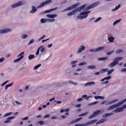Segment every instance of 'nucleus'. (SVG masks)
Segmentation results:
<instances>
[{"label": "nucleus", "mask_w": 126, "mask_h": 126, "mask_svg": "<svg viewBox=\"0 0 126 126\" xmlns=\"http://www.w3.org/2000/svg\"><path fill=\"white\" fill-rule=\"evenodd\" d=\"M46 50L45 48L44 47H43L41 48V49L40 50V51L42 52H45Z\"/></svg>", "instance_id": "obj_48"}, {"label": "nucleus", "mask_w": 126, "mask_h": 126, "mask_svg": "<svg viewBox=\"0 0 126 126\" xmlns=\"http://www.w3.org/2000/svg\"><path fill=\"white\" fill-rule=\"evenodd\" d=\"M114 71V69H112L108 71L107 75H109Z\"/></svg>", "instance_id": "obj_27"}, {"label": "nucleus", "mask_w": 126, "mask_h": 126, "mask_svg": "<svg viewBox=\"0 0 126 126\" xmlns=\"http://www.w3.org/2000/svg\"><path fill=\"white\" fill-rule=\"evenodd\" d=\"M50 116V115L49 114H47L44 117V118H48Z\"/></svg>", "instance_id": "obj_63"}, {"label": "nucleus", "mask_w": 126, "mask_h": 126, "mask_svg": "<svg viewBox=\"0 0 126 126\" xmlns=\"http://www.w3.org/2000/svg\"><path fill=\"white\" fill-rule=\"evenodd\" d=\"M114 39V38L112 37H110L108 38V40L110 42H112L113 41V40Z\"/></svg>", "instance_id": "obj_34"}, {"label": "nucleus", "mask_w": 126, "mask_h": 126, "mask_svg": "<svg viewBox=\"0 0 126 126\" xmlns=\"http://www.w3.org/2000/svg\"><path fill=\"white\" fill-rule=\"evenodd\" d=\"M121 19H119L118 20H116L113 23V25L114 26L116 24L119 23L121 21Z\"/></svg>", "instance_id": "obj_33"}, {"label": "nucleus", "mask_w": 126, "mask_h": 126, "mask_svg": "<svg viewBox=\"0 0 126 126\" xmlns=\"http://www.w3.org/2000/svg\"><path fill=\"white\" fill-rule=\"evenodd\" d=\"M85 124H77L75 126H85V125H84Z\"/></svg>", "instance_id": "obj_51"}, {"label": "nucleus", "mask_w": 126, "mask_h": 126, "mask_svg": "<svg viewBox=\"0 0 126 126\" xmlns=\"http://www.w3.org/2000/svg\"><path fill=\"white\" fill-rule=\"evenodd\" d=\"M15 118V116H12L11 117H10L6 119L7 120H6L5 121L3 122V123H8L10 121V120L13 119Z\"/></svg>", "instance_id": "obj_12"}, {"label": "nucleus", "mask_w": 126, "mask_h": 126, "mask_svg": "<svg viewBox=\"0 0 126 126\" xmlns=\"http://www.w3.org/2000/svg\"><path fill=\"white\" fill-rule=\"evenodd\" d=\"M123 111V108L122 107L117 108L116 110H114V111L115 113L118 112Z\"/></svg>", "instance_id": "obj_13"}, {"label": "nucleus", "mask_w": 126, "mask_h": 126, "mask_svg": "<svg viewBox=\"0 0 126 126\" xmlns=\"http://www.w3.org/2000/svg\"><path fill=\"white\" fill-rule=\"evenodd\" d=\"M88 113V112H86L80 114L79 115V117H81V116H84L85 115L87 114Z\"/></svg>", "instance_id": "obj_45"}, {"label": "nucleus", "mask_w": 126, "mask_h": 126, "mask_svg": "<svg viewBox=\"0 0 126 126\" xmlns=\"http://www.w3.org/2000/svg\"><path fill=\"white\" fill-rule=\"evenodd\" d=\"M121 71L122 72H126V68H124L121 70Z\"/></svg>", "instance_id": "obj_64"}, {"label": "nucleus", "mask_w": 126, "mask_h": 126, "mask_svg": "<svg viewBox=\"0 0 126 126\" xmlns=\"http://www.w3.org/2000/svg\"><path fill=\"white\" fill-rule=\"evenodd\" d=\"M85 48L83 46H81L79 47L77 51V53L81 52L82 50L85 49Z\"/></svg>", "instance_id": "obj_11"}, {"label": "nucleus", "mask_w": 126, "mask_h": 126, "mask_svg": "<svg viewBox=\"0 0 126 126\" xmlns=\"http://www.w3.org/2000/svg\"><path fill=\"white\" fill-rule=\"evenodd\" d=\"M29 117H27L23 118L22 119V120H27L29 119Z\"/></svg>", "instance_id": "obj_61"}, {"label": "nucleus", "mask_w": 126, "mask_h": 126, "mask_svg": "<svg viewBox=\"0 0 126 126\" xmlns=\"http://www.w3.org/2000/svg\"><path fill=\"white\" fill-rule=\"evenodd\" d=\"M108 59L107 57H103L100 58L98 59V60L99 61H103L107 60Z\"/></svg>", "instance_id": "obj_23"}, {"label": "nucleus", "mask_w": 126, "mask_h": 126, "mask_svg": "<svg viewBox=\"0 0 126 126\" xmlns=\"http://www.w3.org/2000/svg\"><path fill=\"white\" fill-rule=\"evenodd\" d=\"M100 2L99 1L96 2L92 4L91 5V6L92 8L98 5L99 4Z\"/></svg>", "instance_id": "obj_15"}, {"label": "nucleus", "mask_w": 126, "mask_h": 126, "mask_svg": "<svg viewBox=\"0 0 126 126\" xmlns=\"http://www.w3.org/2000/svg\"><path fill=\"white\" fill-rule=\"evenodd\" d=\"M87 64V63L85 62H82L78 64V65L79 66H81L83 65H86Z\"/></svg>", "instance_id": "obj_44"}, {"label": "nucleus", "mask_w": 126, "mask_h": 126, "mask_svg": "<svg viewBox=\"0 0 126 126\" xmlns=\"http://www.w3.org/2000/svg\"><path fill=\"white\" fill-rule=\"evenodd\" d=\"M123 103H124L123 100L121 101L117 104H115V105L116 107L117 108L121 105Z\"/></svg>", "instance_id": "obj_18"}, {"label": "nucleus", "mask_w": 126, "mask_h": 126, "mask_svg": "<svg viewBox=\"0 0 126 126\" xmlns=\"http://www.w3.org/2000/svg\"><path fill=\"white\" fill-rule=\"evenodd\" d=\"M45 124V122L43 121H38L37 122V123H36V124H39L40 125H43Z\"/></svg>", "instance_id": "obj_30"}, {"label": "nucleus", "mask_w": 126, "mask_h": 126, "mask_svg": "<svg viewBox=\"0 0 126 126\" xmlns=\"http://www.w3.org/2000/svg\"><path fill=\"white\" fill-rule=\"evenodd\" d=\"M98 102V101H96L95 102H94L93 103H91L89 104H88V106H91V105H95V104H97V103Z\"/></svg>", "instance_id": "obj_41"}, {"label": "nucleus", "mask_w": 126, "mask_h": 126, "mask_svg": "<svg viewBox=\"0 0 126 126\" xmlns=\"http://www.w3.org/2000/svg\"><path fill=\"white\" fill-rule=\"evenodd\" d=\"M111 76H109L108 77L105 78V80H109L111 79Z\"/></svg>", "instance_id": "obj_47"}, {"label": "nucleus", "mask_w": 126, "mask_h": 126, "mask_svg": "<svg viewBox=\"0 0 126 126\" xmlns=\"http://www.w3.org/2000/svg\"><path fill=\"white\" fill-rule=\"evenodd\" d=\"M94 98L96 99H100L102 100L104 99L105 97L103 96H95L94 97Z\"/></svg>", "instance_id": "obj_19"}, {"label": "nucleus", "mask_w": 126, "mask_h": 126, "mask_svg": "<svg viewBox=\"0 0 126 126\" xmlns=\"http://www.w3.org/2000/svg\"><path fill=\"white\" fill-rule=\"evenodd\" d=\"M52 1L51 0H48L45 1V2H43L37 6V8H39L41 7L44 6L45 5L49 4Z\"/></svg>", "instance_id": "obj_3"}, {"label": "nucleus", "mask_w": 126, "mask_h": 126, "mask_svg": "<svg viewBox=\"0 0 126 126\" xmlns=\"http://www.w3.org/2000/svg\"><path fill=\"white\" fill-rule=\"evenodd\" d=\"M123 59V57H118L115 58L114 59V61H115L118 62V64L119 63V61L122 60Z\"/></svg>", "instance_id": "obj_21"}, {"label": "nucleus", "mask_w": 126, "mask_h": 126, "mask_svg": "<svg viewBox=\"0 0 126 126\" xmlns=\"http://www.w3.org/2000/svg\"><path fill=\"white\" fill-rule=\"evenodd\" d=\"M117 64H118V62L115 61H114L113 62L109 64L108 65V66L110 68H112Z\"/></svg>", "instance_id": "obj_7"}, {"label": "nucleus", "mask_w": 126, "mask_h": 126, "mask_svg": "<svg viewBox=\"0 0 126 126\" xmlns=\"http://www.w3.org/2000/svg\"><path fill=\"white\" fill-rule=\"evenodd\" d=\"M96 116V115H95L94 113L92 114L90 116L88 117V118L89 119H91L92 118L95 117Z\"/></svg>", "instance_id": "obj_38"}, {"label": "nucleus", "mask_w": 126, "mask_h": 126, "mask_svg": "<svg viewBox=\"0 0 126 126\" xmlns=\"http://www.w3.org/2000/svg\"><path fill=\"white\" fill-rule=\"evenodd\" d=\"M57 15L56 14H47V16L48 18H52L51 19L48 18H42L41 19L40 22L41 23H44L47 22H54L55 19L54 17H57Z\"/></svg>", "instance_id": "obj_1"}, {"label": "nucleus", "mask_w": 126, "mask_h": 126, "mask_svg": "<svg viewBox=\"0 0 126 126\" xmlns=\"http://www.w3.org/2000/svg\"><path fill=\"white\" fill-rule=\"evenodd\" d=\"M114 52V50H112L111 51L107 53V54L108 55H111Z\"/></svg>", "instance_id": "obj_43"}, {"label": "nucleus", "mask_w": 126, "mask_h": 126, "mask_svg": "<svg viewBox=\"0 0 126 126\" xmlns=\"http://www.w3.org/2000/svg\"><path fill=\"white\" fill-rule=\"evenodd\" d=\"M108 68H104L100 70V72L101 73H103L105 72H107L108 70Z\"/></svg>", "instance_id": "obj_24"}, {"label": "nucleus", "mask_w": 126, "mask_h": 126, "mask_svg": "<svg viewBox=\"0 0 126 126\" xmlns=\"http://www.w3.org/2000/svg\"><path fill=\"white\" fill-rule=\"evenodd\" d=\"M99 121L100 124H101L105 122L106 121V120L105 119H102L100 120Z\"/></svg>", "instance_id": "obj_37"}, {"label": "nucleus", "mask_w": 126, "mask_h": 126, "mask_svg": "<svg viewBox=\"0 0 126 126\" xmlns=\"http://www.w3.org/2000/svg\"><path fill=\"white\" fill-rule=\"evenodd\" d=\"M43 46H41L39 47L38 49L37 50L36 52V55H37L39 53V51L40 50L41 48L42 47H43Z\"/></svg>", "instance_id": "obj_28"}, {"label": "nucleus", "mask_w": 126, "mask_h": 126, "mask_svg": "<svg viewBox=\"0 0 126 126\" xmlns=\"http://www.w3.org/2000/svg\"><path fill=\"white\" fill-rule=\"evenodd\" d=\"M116 108L115 104H114L112 105L111 106L109 107L107 109V110H110L115 109Z\"/></svg>", "instance_id": "obj_16"}, {"label": "nucleus", "mask_w": 126, "mask_h": 126, "mask_svg": "<svg viewBox=\"0 0 126 126\" xmlns=\"http://www.w3.org/2000/svg\"><path fill=\"white\" fill-rule=\"evenodd\" d=\"M118 100L117 99H116L115 100H112V101H110L111 104L112 103H113L117 101Z\"/></svg>", "instance_id": "obj_54"}, {"label": "nucleus", "mask_w": 126, "mask_h": 126, "mask_svg": "<svg viewBox=\"0 0 126 126\" xmlns=\"http://www.w3.org/2000/svg\"><path fill=\"white\" fill-rule=\"evenodd\" d=\"M4 59H5L3 57L1 58L0 59V63H1L2 62H3V61L4 60Z\"/></svg>", "instance_id": "obj_56"}, {"label": "nucleus", "mask_w": 126, "mask_h": 126, "mask_svg": "<svg viewBox=\"0 0 126 126\" xmlns=\"http://www.w3.org/2000/svg\"><path fill=\"white\" fill-rule=\"evenodd\" d=\"M28 36V35H27L26 34H23L21 36V37L23 39H24L26 38Z\"/></svg>", "instance_id": "obj_40"}, {"label": "nucleus", "mask_w": 126, "mask_h": 126, "mask_svg": "<svg viewBox=\"0 0 126 126\" xmlns=\"http://www.w3.org/2000/svg\"><path fill=\"white\" fill-rule=\"evenodd\" d=\"M100 111L99 110H96L95 112H94V113L95 115H96V116L99 114L101 113V112H100Z\"/></svg>", "instance_id": "obj_25"}, {"label": "nucleus", "mask_w": 126, "mask_h": 126, "mask_svg": "<svg viewBox=\"0 0 126 126\" xmlns=\"http://www.w3.org/2000/svg\"><path fill=\"white\" fill-rule=\"evenodd\" d=\"M107 115V116H110L111 115H112L113 114V113H106Z\"/></svg>", "instance_id": "obj_55"}, {"label": "nucleus", "mask_w": 126, "mask_h": 126, "mask_svg": "<svg viewBox=\"0 0 126 126\" xmlns=\"http://www.w3.org/2000/svg\"><path fill=\"white\" fill-rule=\"evenodd\" d=\"M75 12H74V10H73L72 12H70L68 13L67 15L68 16H71L75 14Z\"/></svg>", "instance_id": "obj_26"}, {"label": "nucleus", "mask_w": 126, "mask_h": 126, "mask_svg": "<svg viewBox=\"0 0 126 126\" xmlns=\"http://www.w3.org/2000/svg\"><path fill=\"white\" fill-rule=\"evenodd\" d=\"M90 13V11H84L81 13L79 15L77 16L78 19H82L86 18L88 16V14Z\"/></svg>", "instance_id": "obj_2"}, {"label": "nucleus", "mask_w": 126, "mask_h": 126, "mask_svg": "<svg viewBox=\"0 0 126 126\" xmlns=\"http://www.w3.org/2000/svg\"><path fill=\"white\" fill-rule=\"evenodd\" d=\"M108 81H106L102 82V84H108Z\"/></svg>", "instance_id": "obj_59"}, {"label": "nucleus", "mask_w": 126, "mask_h": 126, "mask_svg": "<svg viewBox=\"0 0 126 126\" xmlns=\"http://www.w3.org/2000/svg\"><path fill=\"white\" fill-rule=\"evenodd\" d=\"M58 9V7H56L55 8H54L53 9H50L48 10H47L45 11L44 13H49L51 12L52 11H53L56 10Z\"/></svg>", "instance_id": "obj_14"}, {"label": "nucleus", "mask_w": 126, "mask_h": 126, "mask_svg": "<svg viewBox=\"0 0 126 126\" xmlns=\"http://www.w3.org/2000/svg\"><path fill=\"white\" fill-rule=\"evenodd\" d=\"M11 31V30L9 29H4L2 30H0V33H6Z\"/></svg>", "instance_id": "obj_8"}, {"label": "nucleus", "mask_w": 126, "mask_h": 126, "mask_svg": "<svg viewBox=\"0 0 126 126\" xmlns=\"http://www.w3.org/2000/svg\"><path fill=\"white\" fill-rule=\"evenodd\" d=\"M32 9L29 12L30 13H34L37 11V8H38L37 7L36 8L33 6H32Z\"/></svg>", "instance_id": "obj_10"}, {"label": "nucleus", "mask_w": 126, "mask_h": 126, "mask_svg": "<svg viewBox=\"0 0 126 126\" xmlns=\"http://www.w3.org/2000/svg\"><path fill=\"white\" fill-rule=\"evenodd\" d=\"M25 2H24L20 1L13 4L11 6V7L12 8H15L16 7L22 6L25 4Z\"/></svg>", "instance_id": "obj_4"}, {"label": "nucleus", "mask_w": 126, "mask_h": 126, "mask_svg": "<svg viewBox=\"0 0 126 126\" xmlns=\"http://www.w3.org/2000/svg\"><path fill=\"white\" fill-rule=\"evenodd\" d=\"M95 84L96 83L93 81L88 82L85 84L84 86H94Z\"/></svg>", "instance_id": "obj_6"}, {"label": "nucleus", "mask_w": 126, "mask_h": 126, "mask_svg": "<svg viewBox=\"0 0 126 126\" xmlns=\"http://www.w3.org/2000/svg\"><path fill=\"white\" fill-rule=\"evenodd\" d=\"M123 50L122 49H119L115 51V53L116 54H119L123 52Z\"/></svg>", "instance_id": "obj_32"}, {"label": "nucleus", "mask_w": 126, "mask_h": 126, "mask_svg": "<svg viewBox=\"0 0 126 126\" xmlns=\"http://www.w3.org/2000/svg\"><path fill=\"white\" fill-rule=\"evenodd\" d=\"M86 4H84L83 5L81 6L80 7H79L80 8V9L81 10L83 9L84 8V7H85L86 6Z\"/></svg>", "instance_id": "obj_50"}, {"label": "nucleus", "mask_w": 126, "mask_h": 126, "mask_svg": "<svg viewBox=\"0 0 126 126\" xmlns=\"http://www.w3.org/2000/svg\"><path fill=\"white\" fill-rule=\"evenodd\" d=\"M35 56L33 55H30L28 56V58L29 60H31Z\"/></svg>", "instance_id": "obj_31"}, {"label": "nucleus", "mask_w": 126, "mask_h": 126, "mask_svg": "<svg viewBox=\"0 0 126 126\" xmlns=\"http://www.w3.org/2000/svg\"><path fill=\"white\" fill-rule=\"evenodd\" d=\"M92 124V120L90 121L87 122L85 124V125H84L85 126H86L89 125L91 124Z\"/></svg>", "instance_id": "obj_39"}, {"label": "nucleus", "mask_w": 126, "mask_h": 126, "mask_svg": "<svg viewBox=\"0 0 126 126\" xmlns=\"http://www.w3.org/2000/svg\"><path fill=\"white\" fill-rule=\"evenodd\" d=\"M79 3H78L72 5L71 6L67 7V10H69L73 9L78 6L79 5Z\"/></svg>", "instance_id": "obj_9"}, {"label": "nucleus", "mask_w": 126, "mask_h": 126, "mask_svg": "<svg viewBox=\"0 0 126 126\" xmlns=\"http://www.w3.org/2000/svg\"><path fill=\"white\" fill-rule=\"evenodd\" d=\"M102 18L101 17H99L97 19L94 21V22H96L99 21V20L101 19Z\"/></svg>", "instance_id": "obj_46"}, {"label": "nucleus", "mask_w": 126, "mask_h": 126, "mask_svg": "<svg viewBox=\"0 0 126 126\" xmlns=\"http://www.w3.org/2000/svg\"><path fill=\"white\" fill-rule=\"evenodd\" d=\"M77 62L76 61H74L70 63V64L71 65H72V68H73L75 66H76L77 65V64H75L76 63H77Z\"/></svg>", "instance_id": "obj_17"}, {"label": "nucleus", "mask_w": 126, "mask_h": 126, "mask_svg": "<svg viewBox=\"0 0 126 126\" xmlns=\"http://www.w3.org/2000/svg\"><path fill=\"white\" fill-rule=\"evenodd\" d=\"M81 106L80 104H79L78 105H75V107L76 108H78L80 107Z\"/></svg>", "instance_id": "obj_58"}, {"label": "nucleus", "mask_w": 126, "mask_h": 126, "mask_svg": "<svg viewBox=\"0 0 126 126\" xmlns=\"http://www.w3.org/2000/svg\"><path fill=\"white\" fill-rule=\"evenodd\" d=\"M87 68L89 69H95L96 68V67L95 65H90L88 66Z\"/></svg>", "instance_id": "obj_20"}, {"label": "nucleus", "mask_w": 126, "mask_h": 126, "mask_svg": "<svg viewBox=\"0 0 126 126\" xmlns=\"http://www.w3.org/2000/svg\"><path fill=\"white\" fill-rule=\"evenodd\" d=\"M13 82H12V83H11L7 85V86L8 87H10L13 84Z\"/></svg>", "instance_id": "obj_60"}, {"label": "nucleus", "mask_w": 126, "mask_h": 126, "mask_svg": "<svg viewBox=\"0 0 126 126\" xmlns=\"http://www.w3.org/2000/svg\"><path fill=\"white\" fill-rule=\"evenodd\" d=\"M81 9L79 7L76 9H75L74 10V12H76L78 11H81Z\"/></svg>", "instance_id": "obj_35"}, {"label": "nucleus", "mask_w": 126, "mask_h": 126, "mask_svg": "<svg viewBox=\"0 0 126 126\" xmlns=\"http://www.w3.org/2000/svg\"><path fill=\"white\" fill-rule=\"evenodd\" d=\"M34 40L33 39H32L30 42L28 44V45H30L32 43H33L34 42Z\"/></svg>", "instance_id": "obj_49"}, {"label": "nucleus", "mask_w": 126, "mask_h": 126, "mask_svg": "<svg viewBox=\"0 0 126 126\" xmlns=\"http://www.w3.org/2000/svg\"><path fill=\"white\" fill-rule=\"evenodd\" d=\"M41 64H39L36 65L34 67V70H36L38 68L41 66Z\"/></svg>", "instance_id": "obj_36"}, {"label": "nucleus", "mask_w": 126, "mask_h": 126, "mask_svg": "<svg viewBox=\"0 0 126 126\" xmlns=\"http://www.w3.org/2000/svg\"><path fill=\"white\" fill-rule=\"evenodd\" d=\"M12 112H9V113H6V114L5 115H4V116L6 117L7 116H8L12 114Z\"/></svg>", "instance_id": "obj_53"}, {"label": "nucleus", "mask_w": 126, "mask_h": 126, "mask_svg": "<svg viewBox=\"0 0 126 126\" xmlns=\"http://www.w3.org/2000/svg\"><path fill=\"white\" fill-rule=\"evenodd\" d=\"M121 6V5L120 4H119L118 6H116L115 9L112 10V11H114L118 10L119 8H120Z\"/></svg>", "instance_id": "obj_29"}, {"label": "nucleus", "mask_w": 126, "mask_h": 126, "mask_svg": "<svg viewBox=\"0 0 126 126\" xmlns=\"http://www.w3.org/2000/svg\"><path fill=\"white\" fill-rule=\"evenodd\" d=\"M24 53V52H23L19 54L17 56L18 57H19L20 56H23V54Z\"/></svg>", "instance_id": "obj_57"}, {"label": "nucleus", "mask_w": 126, "mask_h": 126, "mask_svg": "<svg viewBox=\"0 0 126 126\" xmlns=\"http://www.w3.org/2000/svg\"><path fill=\"white\" fill-rule=\"evenodd\" d=\"M82 119V117H80V118H79L77 119H76L77 122L78 121H79L80 120H81Z\"/></svg>", "instance_id": "obj_62"}, {"label": "nucleus", "mask_w": 126, "mask_h": 126, "mask_svg": "<svg viewBox=\"0 0 126 126\" xmlns=\"http://www.w3.org/2000/svg\"><path fill=\"white\" fill-rule=\"evenodd\" d=\"M92 8L91 7V6L90 5L89 6H88V7H87L86 8H85L84 10H85V11L88 10Z\"/></svg>", "instance_id": "obj_42"}, {"label": "nucleus", "mask_w": 126, "mask_h": 126, "mask_svg": "<svg viewBox=\"0 0 126 126\" xmlns=\"http://www.w3.org/2000/svg\"><path fill=\"white\" fill-rule=\"evenodd\" d=\"M9 81V80H7V81L4 82L3 83H2L1 85V86H3L4 85L6 84L8 81Z\"/></svg>", "instance_id": "obj_52"}, {"label": "nucleus", "mask_w": 126, "mask_h": 126, "mask_svg": "<svg viewBox=\"0 0 126 126\" xmlns=\"http://www.w3.org/2000/svg\"><path fill=\"white\" fill-rule=\"evenodd\" d=\"M105 48V47H101L96 48L95 49H91L90 50V51L91 52H96L100 50H103Z\"/></svg>", "instance_id": "obj_5"}, {"label": "nucleus", "mask_w": 126, "mask_h": 126, "mask_svg": "<svg viewBox=\"0 0 126 126\" xmlns=\"http://www.w3.org/2000/svg\"><path fill=\"white\" fill-rule=\"evenodd\" d=\"M24 56H21L20 57L17 59H16L14 61V63L15 62H17L19 61L20 60H21L23 57Z\"/></svg>", "instance_id": "obj_22"}]
</instances>
